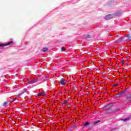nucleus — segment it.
<instances>
[{"instance_id":"nucleus-1","label":"nucleus","mask_w":131,"mask_h":131,"mask_svg":"<svg viewBox=\"0 0 131 131\" xmlns=\"http://www.w3.org/2000/svg\"><path fill=\"white\" fill-rule=\"evenodd\" d=\"M114 17H115V14H114V13L106 15L104 19L105 20H110V19H112V18H114Z\"/></svg>"},{"instance_id":"nucleus-2","label":"nucleus","mask_w":131,"mask_h":131,"mask_svg":"<svg viewBox=\"0 0 131 131\" xmlns=\"http://www.w3.org/2000/svg\"><path fill=\"white\" fill-rule=\"evenodd\" d=\"M14 42V41H10L9 42H7L6 43H0V48L7 47V46H10V45H12Z\"/></svg>"},{"instance_id":"nucleus-3","label":"nucleus","mask_w":131,"mask_h":131,"mask_svg":"<svg viewBox=\"0 0 131 131\" xmlns=\"http://www.w3.org/2000/svg\"><path fill=\"white\" fill-rule=\"evenodd\" d=\"M113 105V103H109L108 104H107L106 105H105L103 109L104 110H108V109H110V108H111V107H112V106Z\"/></svg>"},{"instance_id":"nucleus-4","label":"nucleus","mask_w":131,"mask_h":131,"mask_svg":"<svg viewBox=\"0 0 131 131\" xmlns=\"http://www.w3.org/2000/svg\"><path fill=\"white\" fill-rule=\"evenodd\" d=\"M127 91V88H126L125 90H123L122 92H121L119 94H117L116 96H117V97H120V96H121V95H123V94H125V93H126Z\"/></svg>"},{"instance_id":"nucleus-5","label":"nucleus","mask_w":131,"mask_h":131,"mask_svg":"<svg viewBox=\"0 0 131 131\" xmlns=\"http://www.w3.org/2000/svg\"><path fill=\"white\" fill-rule=\"evenodd\" d=\"M121 14H122L121 11L119 10L115 14H114V15L116 16V17H120V16H121Z\"/></svg>"},{"instance_id":"nucleus-6","label":"nucleus","mask_w":131,"mask_h":131,"mask_svg":"<svg viewBox=\"0 0 131 131\" xmlns=\"http://www.w3.org/2000/svg\"><path fill=\"white\" fill-rule=\"evenodd\" d=\"M66 83V81L65 80V79L61 78V81H59V84H61V85H64Z\"/></svg>"},{"instance_id":"nucleus-7","label":"nucleus","mask_w":131,"mask_h":131,"mask_svg":"<svg viewBox=\"0 0 131 131\" xmlns=\"http://www.w3.org/2000/svg\"><path fill=\"white\" fill-rule=\"evenodd\" d=\"M126 100L128 101V102H131V94H128L125 96Z\"/></svg>"},{"instance_id":"nucleus-8","label":"nucleus","mask_w":131,"mask_h":131,"mask_svg":"<svg viewBox=\"0 0 131 131\" xmlns=\"http://www.w3.org/2000/svg\"><path fill=\"white\" fill-rule=\"evenodd\" d=\"M91 124V122H86L83 124V127H86V126H89Z\"/></svg>"},{"instance_id":"nucleus-9","label":"nucleus","mask_w":131,"mask_h":131,"mask_svg":"<svg viewBox=\"0 0 131 131\" xmlns=\"http://www.w3.org/2000/svg\"><path fill=\"white\" fill-rule=\"evenodd\" d=\"M130 119V117H128L125 119H121V120H122L123 121H127L128 120H129Z\"/></svg>"},{"instance_id":"nucleus-10","label":"nucleus","mask_w":131,"mask_h":131,"mask_svg":"<svg viewBox=\"0 0 131 131\" xmlns=\"http://www.w3.org/2000/svg\"><path fill=\"white\" fill-rule=\"evenodd\" d=\"M99 122H101V121L98 120L95 122H93L92 123V124H94V125H97V124H98V123H99Z\"/></svg>"},{"instance_id":"nucleus-11","label":"nucleus","mask_w":131,"mask_h":131,"mask_svg":"<svg viewBox=\"0 0 131 131\" xmlns=\"http://www.w3.org/2000/svg\"><path fill=\"white\" fill-rule=\"evenodd\" d=\"M124 40V37L119 38L117 40V42H121V41H123Z\"/></svg>"},{"instance_id":"nucleus-12","label":"nucleus","mask_w":131,"mask_h":131,"mask_svg":"<svg viewBox=\"0 0 131 131\" xmlns=\"http://www.w3.org/2000/svg\"><path fill=\"white\" fill-rule=\"evenodd\" d=\"M38 96H42L43 97L46 96V93H42V92H40L38 94Z\"/></svg>"},{"instance_id":"nucleus-13","label":"nucleus","mask_w":131,"mask_h":131,"mask_svg":"<svg viewBox=\"0 0 131 131\" xmlns=\"http://www.w3.org/2000/svg\"><path fill=\"white\" fill-rule=\"evenodd\" d=\"M85 38H92V36L90 34H87L85 36Z\"/></svg>"},{"instance_id":"nucleus-14","label":"nucleus","mask_w":131,"mask_h":131,"mask_svg":"<svg viewBox=\"0 0 131 131\" xmlns=\"http://www.w3.org/2000/svg\"><path fill=\"white\" fill-rule=\"evenodd\" d=\"M8 104H9V102L7 101L3 103V106H4V107H6V106H7Z\"/></svg>"},{"instance_id":"nucleus-15","label":"nucleus","mask_w":131,"mask_h":131,"mask_svg":"<svg viewBox=\"0 0 131 131\" xmlns=\"http://www.w3.org/2000/svg\"><path fill=\"white\" fill-rule=\"evenodd\" d=\"M28 83H29V84H32L33 83H35L34 80H33L32 81L28 80Z\"/></svg>"},{"instance_id":"nucleus-16","label":"nucleus","mask_w":131,"mask_h":131,"mask_svg":"<svg viewBox=\"0 0 131 131\" xmlns=\"http://www.w3.org/2000/svg\"><path fill=\"white\" fill-rule=\"evenodd\" d=\"M49 50V49L48 48H44L42 49V52H48V50Z\"/></svg>"},{"instance_id":"nucleus-17","label":"nucleus","mask_w":131,"mask_h":131,"mask_svg":"<svg viewBox=\"0 0 131 131\" xmlns=\"http://www.w3.org/2000/svg\"><path fill=\"white\" fill-rule=\"evenodd\" d=\"M75 126H76V124H74V125H73L71 127V128H70V130H72V128H74V127H75Z\"/></svg>"},{"instance_id":"nucleus-18","label":"nucleus","mask_w":131,"mask_h":131,"mask_svg":"<svg viewBox=\"0 0 131 131\" xmlns=\"http://www.w3.org/2000/svg\"><path fill=\"white\" fill-rule=\"evenodd\" d=\"M67 102H68V100H67L66 101H62L61 103L63 105H67Z\"/></svg>"},{"instance_id":"nucleus-19","label":"nucleus","mask_w":131,"mask_h":131,"mask_svg":"<svg viewBox=\"0 0 131 131\" xmlns=\"http://www.w3.org/2000/svg\"><path fill=\"white\" fill-rule=\"evenodd\" d=\"M65 47H61V51H62V52H64V51H65Z\"/></svg>"},{"instance_id":"nucleus-20","label":"nucleus","mask_w":131,"mask_h":131,"mask_svg":"<svg viewBox=\"0 0 131 131\" xmlns=\"http://www.w3.org/2000/svg\"><path fill=\"white\" fill-rule=\"evenodd\" d=\"M112 5H113L112 4V1H110V2L108 4V6H112Z\"/></svg>"},{"instance_id":"nucleus-21","label":"nucleus","mask_w":131,"mask_h":131,"mask_svg":"<svg viewBox=\"0 0 131 131\" xmlns=\"http://www.w3.org/2000/svg\"><path fill=\"white\" fill-rule=\"evenodd\" d=\"M33 80H34V82L35 83V82H37L38 79L37 78H36V79H34Z\"/></svg>"},{"instance_id":"nucleus-22","label":"nucleus","mask_w":131,"mask_h":131,"mask_svg":"<svg viewBox=\"0 0 131 131\" xmlns=\"http://www.w3.org/2000/svg\"><path fill=\"white\" fill-rule=\"evenodd\" d=\"M24 93H26V90L25 89L23 90V91L21 92V94H24Z\"/></svg>"},{"instance_id":"nucleus-23","label":"nucleus","mask_w":131,"mask_h":131,"mask_svg":"<svg viewBox=\"0 0 131 131\" xmlns=\"http://www.w3.org/2000/svg\"><path fill=\"white\" fill-rule=\"evenodd\" d=\"M117 85H118V84H114L113 85V88H116V86H117Z\"/></svg>"},{"instance_id":"nucleus-24","label":"nucleus","mask_w":131,"mask_h":131,"mask_svg":"<svg viewBox=\"0 0 131 131\" xmlns=\"http://www.w3.org/2000/svg\"><path fill=\"white\" fill-rule=\"evenodd\" d=\"M120 110V108H118L116 110V112H118V111H119Z\"/></svg>"},{"instance_id":"nucleus-25","label":"nucleus","mask_w":131,"mask_h":131,"mask_svg":"<svg viewBox=\"0 0 131 131\" xmlns=\"http://www.w3.org/2000/svg\"><path fill=\"white\" fill-rule=\"evenodd\" d=\"M16 100H17V98H15L12 101V102H14V101H16Z\"/></svg>"},{"instance_id":"nucleus-26","label":"nucleus","mask_w":131,"mask_h":131,"mask_svg":"<svg viewBox=\"0 0 131 131\" xmlns=\"http://www.w3.org/2000/svg\"><path fill=\"white\" fill-rule=\"evenodd\" d=\"M126 37H128V38H129V37H130V35H127Z\"/></svg>"},{"instance_id":"nucleus-27","label":"nucleus","mask_w":131,"mask_h":131,"mask_svg":"<svg viewBox=\"0 0 131 131\" xmlns=\"http://www.w3.org/2000/svg\"><path fill=\"white\" fill-rule=\"evenodd\" d=\"M111 2H112V4H113V5H114V0H113V1H112Z\"/></svg>"},{"instance_id":"nucleus-28","label":"nucleus","mask_w":131,"mask_h":131,"mask_svg":"<svg viewBox=\"0 0 131 131\" xmlns=\"http://www.w3.org/2000/svg\"><path fill=\"white\" fill-rule=\"evenodd\" d=\"M121 63H124V60H121Z\"/></svg>"},{"instance_id":"nucleus-29","label":"nucleus","mask_w":131,"mask_h":131,"mask_svg":"<svg viewBox=\"0 0 131 131\" xmlns=\"http://www.w3.org/2000/svg\"><path fill=\"white\" fill-rule=\"evenodd\" d=\"M115 130V129H112V130Z\"/></svg>"}]
</instances>
